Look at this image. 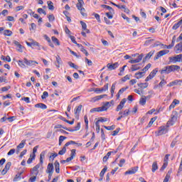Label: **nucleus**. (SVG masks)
Returning a JSON list of instances; mask_svg holds the SVG:
<instances>
[{"instance_id":"obj_1","label":"nucleus","mask_w":182,"mask_h":182,"mask_svg":"<svg viewBox=\"0 0 182 182\" xmlns=\"http://www.w3.org/2000/svg\"><path fill=\"white\" fill-rule=\"evenodd\" d=\"M176 70H180V66L178 65H166L161 70V75H168L171 72H176Z\"/></svg>"},{"instance_id":"obj_2","label":"nucleus","mask_w":182,"mask_h":182,"mask_svg":"<svg viewBox=\"0 0 182 182\" xmlns=\"http://www.w3.org/2000/svg\"><path fill=\"white\" fill-rule=\"evenodd\" d=\"M18 65L20 66V68H26V65H25V64L27 65V66H32V65H35V63H36V65H38V62L34 61V60H29L26 58L23 59V61H22L21 60H19L18 61ZM25 63V64H24Z\"/></svg>"},{"instance_id":"obj_3","label":"nucleus","mask_w":182,"mask_h":182,"mask_svg":"<svg viewBox=\"0 0 182 182\" xmlns=\"http://www.w3.org/2000/svg\"><path fill=\"white\" fill-rule=\"evenodd\" d=\"M177 117H178V113L176 111L172 112L171 115V119L167 122L169 126H173L177 122Z\"/></svg>"},{"instance_id":"obj_4","label":"nucleus","mask_w":182,"mask_h":182,"mask_svg":"<svg viewBox=\"0 0 182 182\" xmlns=\"http://www.w3.org/2000/svg\"><path fill=\"white\" fill-rule=\"evenodd\" d=\"M170 125L167 124L166 126H161L159 127V130L157 132H156L157 136H161L163 134H166L167 132H168V127Z\"/></svg>"},{"instance_id":"obj_5","label":"nucleus","mask_w":182,"mask_h":182,"mask_svg":"<svg viewBox=\"0 0 182 182\" xmlns=\"http://www.w3.org/2000/svg\"><path fill=\"white\" fill-rule=\"evenodd\" d=\"M136 56H137V58L135 59V60H130L129 61V63H132V64H134V63H139V62H141V59H143V56H144V55L143 54H133L132 55V57L133 58H136Z\"/></svg>"},{"instance_id":"obj_6","label":"nucleus","mask_w":182,"mask_h":182,"mask_svg":"<svg viewBox=\"0 0 182 182\" xmlns=\"http://www.w3.org/2000/svg\"><path fill=\"white\" fill-rule=\"evenodd\" d=\"M169 52H170V50H160L155 55V56L154 58V60H157L158 59H160V58H161V56H164V55H167V53H169Z\"/></svg>"},{"instance_id":"obj_7","label":"nucleus","mask_w":182,"mask_h":182,"mask_svg":"<svg viewBox=\"0 0 182 182\" xmlns=\"http://www.w3.org/2000/svg\"><path fill=\"white\" fill-rule=\"evenodd\" d=\"M182 54L177 55L175 57H169L170 63H177V62H181Z\"/></svg>"},{"instance_id":"obj_8","label":"nucleus","mask_w":182,"mask_h":182,"mask_svg":"<svg viewBox=\"0 0 182 182\" xmlns=\"http://www.w3.org/2000/svg\"><path fill=\"white\" fill-rule=\"evenodd\" d=\"M105 96H107V95H102L94 97L91 98L90 102H91V103H95V102H99V100H102V99H103V97H105Z\"/></svg>"},{"instance_id":"obj_9","label":"nucleus","mask_w":182,"mask_h":182,"mask_svg":"<svg viewBox=\"0 0 182 182\" xmlns=\"http://www.w3.org/2000/svg\"><path fill=\"white\" fill-rule=\"evenodd\" d=\"M107 68L109 70H114V69H117V68H119V63H114L113 64L108 63L107 65Z\"/></svg>"},{"instance_id":"obj_10","label":"nucleus","mask_w":182,"mask_h":182,"mask_svg":"<svg viewBox=\"0 0 182 182\" xmlns=\"http://www.w3.org/2000/svg\"><path fill=\"white\" fill-rule=\"evenodd\" d=\"M75 157H76V149H72L70 157L67 158V159H65V161H67V163H69V161H72V160L74 159Z\"/></svg>"},{"instance_id":"obj_11","label":"nucleus","mask_w":182,"mask_h":182,"mask_svg":"<svg viewBox=\"0 0 182 182\" xmlns=\"http://www.w3.org/2000/svg\"><path fill=\"white\" fill-rule=\"evenodd\" d=\"M127 100L125 98L122 99L120 102L119 105L117 107L116 112H120L123 107H124V105L126 103Z\"/></svg>"},{"instance_id":"obj_12","label":"nucleus","mask_w":182,"mask_h":182,"mask_svg":"<svg viewBox=\"0 0 182 182\" xmlns=\"http://www.w3.org/2000/svg\"><path fill=\"white\" fill-rule=\"evenodd\" d=\"M55 171V168L53 166V164L49 163L47 166V169L46 171V173H53Z\"/></svg>"},{"instance_id":"obj_13","label":"nucleus","mask_w":182,"mask_h":182,"mask_svg":"<svg viewBox=\"0 0 182 182\" xmlns=\"http://www.w3.org/2000/svg\"><path fill=\"white\" fill-rule=\"evenodd\" d=\"M174 50H175L176 53H181V52H182V43H178L175 46Z\"/></svg>"},{"instance_id":"obj_14","label":"nucleus","mask_w":182,"mask_h":182,"mask_svg":"<svg viewBox=\"0 0 182 182\" xmlns=\"http://www.w3.org/2000/svg\"><path fill=\"white\" fill-rule=\"evenodd\" d=\"M25 144H26V140L23 139L21 142L17 146V153H19V150L21 149H23L25 147Z\"/></svg>"},{"instance_id":"obj_15","label":"nucleus","mask_w":182,"mask_h":182,"mask_svg":"<svg viewBox=\"0 0 182 182\" xmlns=\"http://www.w3.org/2000/svg\"><path fill=\"white\" fill-rule=\"evenodd\" d=\"M127 89H129L128 87L121 88L119 90L118 93L117 94V99H120V95H123V93H124V92H126V90H127Z\"/></svg>"},{"instance_id":"obj_16","label":"nucleus","mask_w":182,"mask_h":182,"mask_svg":"<svg viewBox=\"0 0 182 182\" xmlns=\"http://www.w3.org/2000/svg\"><path fill=\"white\" fill-rule=\"evenodd\" d=\"M138 168H139V167H137V166L132 168L130 170L127 171L125 172V174H135V173H137Z\"/></svg>"},{"instance_id":"obj_17","label":"nucleus","mask_w":182,"mask_h":182,"mask_svg":"<svg viewBox=\"0 0 182 182\" xmlns=\"http://www.w3.org/2000/svg\"><path fill=\"white\" fill-rule=\"evenodd\" d=\"M153 55H154V50H151L149 53H147L144 58V62H146V60H149V59H150V58H151Z\"/></svg>"},{"instance_id":"obj_18","label":"nucleus","mask_w":182,"mask_h":182,"mask_svg":"<svg viewBox=\"0 0 182 182\" xmlns=\"http://www.w3.org/2000/svg\"><path fill=\"white\" fill-rule=\"evenodd\" d=\"M22 174H23V171L16 174V176L14 177L13 181H19V180H21V178H23V177H22Z\"/></svg>"},{"instance_id":"obj_19","label":"nucleus","mask_w":182,"mask_h":182,"mask_svg":"<svg viewBox=\"0 0 182 182\" xmlns=\"http://www.w3.org/2000/svg\"><path fill=\"white\" fill-rule=\"evenodd\" d=\"M179 103H180V101L177 100H174L169 106V110H171V109H174V107H176V105H178Z\"/></svg>"},{"instance_id":"obj_20","label":"nucleus","mask_w":182,"mask_h":182,"mask_svg":"<svg viewBox=\"0 0 182 182\" xmlns=\"http://www.w3.org/2000/svg\"><path fill=\"white\" fill-rule=\"evenodd\" d=\"M11 164H12L11 162H8L6 164L4 169L2 171V174H6L7 171L9 170V168H11Z\"/></svg>"},{"instance_id":"obj_21","label":"nucleus","mask_w":182,"mask_h":182,"mask_svg":"<svg viewBox=\"0 0 182 182\" xmlns=\"http://www.w3.org/2000/svg\"><path fill=\"white\" fill-rule=\"evenodd\" d=\"M105 109L102 108V107L92 108L90 109V113H95V112H104Z\"/></svg>"},{"instance_id":"obj_22","label":"nucleus","mask_w":182,"mask_h":182,"mask_svg":"<svg viewBox=\"0 0 182 182\" xmlns=\"http://www.w3.org/2000/svg\"><path fill=\"white\" fill-rule=\"evenodd\" d=\"M35 107H38L39 109H43V110H45V109H48V107L46 106V105L43 104V103L36 104L35 105Z\"/></svg>"},{"instance_id":"obj_23","label":"nucleus","mask_w":182,"mask_h":182,"mask_svg":"<svg viewBox=\"0 0 182 182\" xmlns=\"http://www.w3.org/2000/svg\"><path fill=\"white\" fill-rule=\"evenodd\" d=\"M110 105H112V102H106L103 106H102V108H104V112H106V110H107V109H109L110 107Z\"/></svg>"},{"instance_id":"obj_24","label":"nucleus","mask_w":182,"mask_h":182,"mask_svg":"<svg viewBox=\"0 0 182 182\" xmlns=\"http://www.w3.org/2000/svg\"><path fill=\"white\" fill-rule=\"evenodd\" d=\"M140 70V65L139 64L132 65L131 67L132 72H136V70Z\"/></svg>"},{"instance_id":"obj_25","label":"nucleus","mask_w":182,"mask_h":182,"mask_svg":"<svg viewBox=\"0 0 182 182\" xmlns=\"http://www.w3.org/2000/svg\"><path fill=\"white\" fill-rule=\"evenodd\" d=\"M117 84V82H114L111 87V97H113L114 95V90L116 89V85Z\"/></svg>"},{"instance_id":"obj_26","label":"nucleus","mask_w":182,"mask_h":182,"mask_svg":"<svg viewBox=\"0 0 182 182\" xmlns=\"http://www.w3.org/2000/svg\"><path fill=\"white\" fill-rule=\"evenodd\" d=\"M43 160H45V151L41 152V154H40V164H41V166H43Z\"/></svg>"},{"instance_id":"obj_27","label":"nucleus","mask_w":182,"mask_h":182,"mask_svg":"<svg viewBox=\"0 0 182 182\" xmlns=\"http://www.w3.org/2000/svg\"><path fill=\"white\" fill-rule=\"evenodd\" d=\"M178 82H180V80H174V81H172L171 82H169L168 85H167V87H171L173 86H176V85H178Z\"/></svg>"},{"instance_id":"obj_28","label":"nucleus","mask_w":182,"mask_h":182,"mask_svg":"<svg viewBox=\"0 0 182 182\" xmlns=\"http://www.w3.org/2000/svg\"><path fill=\"white\" fill-rule=\"evenodd\" d=\"M144 76V72H138L135 74L136 79H141Z\"/></svg>"},{"instance_id":"obj_29","label":"nucleus","mask_w":182,"mask_h":182,"mask_svg":"<svg viewBox=\"0 0 182 182\" xmlns=\"http://www.w3.org/2000/svg\"><path fill=\"white\" fill-rule=\"evenodd\" d=\"M158 169H159V166L157 165V162L155 161L152 164L151 171H152V173H154Z\"/></svg>"},{"instance_id":"obj_30","label":"nucleus","mask_w":182,"mask_h":182,"mask_svg":"<svg viewBox=\"0 0 182 182\" xmlns=\"http://www.w3.org/2000/svg\"><path fill=\"white\" fill-rule=\"evenodd\" d=\"M139 87H141V89H146L149 87V83L148 82H144V83H138Z\"/></svg>"},{"instance_id":"obj_31","label":"nucleus","mask_w":182,"mask_h":182,"mask_svg":"<svg viewBox=\"0 0 182 182\" xmlns=\"http://www.w3.org/2000/svg\"><path fill=\"white\" fill-rule=\"evenodd\" d=\"M29 29H30L31 32H35V31H36V24L31 23L29 26Z\"/></svg>"},{"instance_id":"obj_32","label":"nucleus","mask_w":182,"mask_h":182,"mask_svg":"<svg viewBox=\"0 0 182 182\" xmlns=\"http://www.w3.org/2000/svg\"><path fill=\"white\" fill-rule=\"evenodd\" d=\"M80 112H82V105H80L76 108L75 111V114L76 116H79V113H80Z\"/></svg>"},{"instance_id":"obj_33","label":"nucleus","mask_w":182,"mask_h":182,"mask_svg":"<svg viewBox=\"0 0 182 182\" xmlns=\"http://www.w3.org/2000/svg\"><path fill=\"white\" fill-rule=\"evenodd\" d=\"M48 9H50V11H53V9H55V6H53V2H52L51 1H48Z\"/></svg>"},{"instance_id":"obj_34","label":"nucleus","mask_w":182,"mask_h":182,"mask_svg":"<svg viewBox=\"0 0 182 182\" xmlns=\"http://www.w3.org/2000/svg\"><path fill=\"white\" fill-rule=\"evenodd\" d=\"M82 28L83 31H85L86 33H90V31L87 28V26L86 25V23H82Z\"/></svg>"},{"instance_id":"obj_35","label":"nucleus","mask_w":182,"mask_h":182,"mask_svg":"<svg viewBox=\"0 0 182 182\" xmlns=\"http://www.w3.org/2000/svg\"><path fill=\"white\" fill-rule=\"evenodd\" d=\"M146 102H147V100H146L144 96H142V97L139 100V104L141 105V106H144V105H146Z\"/></svg>"},{"instance_id":"obj_36","label":"nucleus","mask_w":182,"mask_h":182,"mask_svg":"<svg viewBox=\"0 0 182 182\" xmlns=\"http://www.w3.org/2000/svg\"><path fill=\"white\" fill-rule=\"evenodd\" d=\"M84 119L86 124L85 129L87 130V129H89V119H87V115L84 116Z\"/></svg>"},{"instance_id":"obj_37","label":"nucleus","mask_w":182,"mask_h":182,"mask_svg":"<svg viewBox=\"0 0 182 182\" xmlns=\"http://www.w3.org/2000/svg\"><path fill=\"white\" fill-rule=\"evenodd\" d=\"M1 60H5L6 62H11V57H9V55H7L6 57L1 55Z\"/></svg>"},{"instance_id":"obj_38","label":"nucleus","mask_w":182,"mask_h":182,"mask_svg":"<svg viewBox=\"0 0 182 182\" xmlns=\"http://www.w3.org/2000/svg\"><path fill=\"white\" fill-rule=\"evenodd\" d=\"M157 120V117H153L151 119L149 123L148 124V127H151L153 126V123Z\"/></svg>"},{"instance_id":"obj_39","label":"nucleus","mask_w":182,"mask_h":182,"mask_svg":"<svg viewBox=\"0 0 182 182\" xmlns=\"http://www.w3.org/2000/svg\"><path fill=\"white\" fill-rule=\"evenodd\" d=\"M65 153H66V146H65V145H64L62 150L59 151L58 154L60 156H63V154H65Z\"/></svg>"},{"instance_id":"obj_40","label":"nucleus","mask_w":182,"mask_h":182,"mask_svg":"<svg viewBox=\"0 0 182 182\" xmlns=\"http://www.w3.org/2000/svg\"><path fill=\"white\" fill-rule=\"evenodd\" d=\"M67 137L64 136H60L59 137V146L62 145V143H63L64 140H66Z\"/></svg>"},{"instance_id":"obj_41","label":"nucleus","mask_w":182,"mask_h":182,"mask_svg":"<svg viewBox=\"0 0 182 182\" xmlns=\"http://www.w3.org/2000/svg\"><path fill=\"white\" fill-rule=\"evenodd\" d=\"M106 171H107V166H105L104 168L101 171L100 173V177H103Z\"/></svg>"},{"instance_id":"obj_42","label":"nucleus","mask_w":182,"mask_h":182,"mask_svg":"<svg viewBox=\"0 0 182 182\" xmlns=\"http://www.w3.org/2000/svg\"><path fill=\"white\" fill-rule=\"evenodd\" d=\"M153 42H154V39L147 40L144 43V46H149V45H151V43H153Z\"/></svg>"},{"instance_id":"obj_43","label":"nucleus","mask_w":182,"mask_h":182,"mask_svg":"<svg viewBox=\"0 0 182 182\" xmlns=\"http://www.w3.org/2000/svg\"><path fill=\"white\" fill-rule=\"evenodd\" d=\"M51 39L54 42V43H56V45H58V46L60 45V43H59V40L56 37L53 36Z\"/></svg>"},{"instance_id":"obj_44","label":"nucleus","mask_w":182,"mask_h":182,"mask_svg":"<svg viewBox=\"0 0 182 182\" xmlns=\"http://www.w3.org/2000/svg\"><path fill=\"white\" fill-rule=\"evenodd\" d=\"M151 68V65L150 63L147 64L143 69H142V72H147V70H149V69H150Z\"/></svg>"},{"instance_id":"obj_45","label":"nucleus","mask_w":182,"mask_h":182,"mask_svg":"<svg viewBox=\"0 0 182 182\" xmlns=\"http://www.w3.org/2000/svg\"><path fill=\"white\" fill-rule=\"evenodd\" d=\"M36 157V154L33 155L32 157H30L27 161V164H31L32 161H33V159Z\"/></svg>"},{"instance_id":"obj_46","label":"nucleus","mask_w":182,"mask_h":182,"mask_svg":"<svg viewBox=\"0 0 182 182\" xmlns=\"http://www.w3.org/2000/svg\"><path fill=\"white\" fill-rule=\"evenodd\" d=\"M4 35H5L6 36H11L12 35V32L11 31V30H5L4 32Z\"/></svg>"},{"instance_id":"obj_47","label":"nucleus","mask_w":182,"mask_h":182,"mask_svg":"<svg viewBox=\"0 0 182 182\" xmlns=\"http://www.w3.org/2000/svg\"><path fill=\"white\" fill-rule=\"evenodd\" d=\"M48 97H49V93L48 92L45 91V92H43V95H41V99L44 100Z\"/></svg>"},{"instance_id":"obj_48","label":"nucleus","mask_w":182,"mask_h":182,"mask_svg":"<svg viewBox=\"0 0 182 182\" xmlns=\"http://www.w3.org/2000/svg\"><path fill=\"white\" fill-rule=\"evenodd\" d=\"M165 85H167V81H166V80L163 79L159 84V86H160L161 87H163V86H164Z\"/></svg>"},{"instance_id":"obj_49","label":"nucleus","mask_w":182,"mask_h":182,"mask_svg":"<svg viewBox=\"0 0 182 182\" xmlns=\"http://www.w3.org/2000/svg\"><path fill=\"white\" fill-rule=\"evenodd\" d=\"M104 128L106 129V130H114L116 129V126L112 125L110 127L104 126Z\"/></svg>"},{"instance_id":"obj_50","label":"nucleus","mask_w":182,"mask_h":182,"mask_svg":"<svg viewBox=\"0 0 182 182\" xmlns=\"http://www.w3.org/2000/svg\"><path fill=\"white\" fill-rule=\"evenodd\" d=\"M29 41H30V42H33L32 46H37L38 47L40 45L38 41H36L33 39H30Z\"/></svg>"},{"instance_id":"obj_51","label":"nucleus","mask_w":182,"mask_h":182,"mask_svg":"<svg viewBox=\"0 0 182 182\" xmlns=\"http://www.w3.org/2000/svg\"><path fill=\"white\" fill-rule=\"evenodd\" d=\"M95 126H96L97 133H100V125L99 124V122H95Z\"/></svg>"},{"instance_id":"obj_52","label":"nucleus","mask_w":182,"mask_h":182,"mask_svg":"<svg viewBox=\"0 0 182 182\" xmlns=\"http://www.w3.org/2000/svg\"><path fill=\"white\" fill-rule=\"evenodd\" d=\"M68 65L69 66H70V68H73V69H77V68H79L77 65H75V63L72 62H68Z\"/></svg>"},{"instance_id":"obj_53","label":"nucleus","mask_w":182,"mask_h":182,"mask_svg":"<svg viewBox=\"0 0 182 182\" xmlns=\"http://www.w3.org/2000/svg\"><path fill=\"white\" fill-rule=\"evenodd\" d=\"M129 113H130V110H129V109H125V110L124 111V112H123L122 116H124V117H127V116H129Z\"/></svg>"},{"instance_id":"obj_54","label":"nucleus","mask_w":182,"mask_h":182,"mask_svg":"<svg viewBox=\"0 0 182 182\" xmlns=\"http://www.w3.org/2000/svg\"><path fill=\"white\" fill-rule=\"evenodd\" d=\"M161 43L160 41H156L154 44L151 45V48H156V46H160Z\"/></svg>"},{"instance_id":"obj_55","label":"nucleus","mask_w":182,"mask_h":182,"mask_svg":"<svg viewBox=\"0 0 182 182\" xmlns=\"http://www.w3.org/2000/svg\"><path fill=\"white\" fill-rule=\"evenodd\" d=\"M85 63H87L88 66H92L93 65V62H92L87 58H85Z\"/></svg>"},{"instance_id":"obj_56","label":"nucleus","mask_w":182,"mask_h":182,"mask_svg":"<svg viewBox=\"0 0 182 182\" xmlns=\"http://www.w3.org/2000/svg\"><path fill=\"white\" fill-rule=\"evenodd\" d=\"M120 132V128H117L114 131H113L112 136H117V134Z\"/></svg>"},{"instance_id":"obj_57","label":"nucleus","mask_w":182,"mask_h":182,"mask_svg":"<svg viewBox=\"0 0 182 182\" xmlns=\"http://www.w3.org/2000/svg\"><path fill=\"white\" fill-rule=\"evenodd\" d=\"M125 163H126V159H121L119 164V167H123V164H124Z\"/></svg>"},{"instance_id":"obj_58","label":"nucleus","mask_w":182,"mask_h":182,"mask_svg":"<svg viewBox=\"0 0 182 182\" xmlns=\"http://www.w3.org/2000/svg\"><path fill=\"white\" fill-rule=\"evenodd\" d=\"M48 19H49L50 22H53L55 21V16H53V14L49 15Z\"/></svg>"},{"instance_id":"obj_59","label":"nucleus","mask_w":182,"mask_h":182,"mask_svg":"<svg viewBox=\"0 0 182 182\" xmlns=\"http://www.w3.org/2000/svg\"><path fill=\"white\" fill-rule=\"evenodd\" d=\"M41 164H38L36 166H35L33 168V171H38V170L39 169V167H41Z\"/></svg>"},{"instance_id":"obj_60","label":"nucleus","mask_w":182,"mask_h":182,"mask_svg":"<svg viewBox=\"0 0 182 182\" xmlns=\"http://www.w3.org/2000/svg\"><path fill=\"white\" fill-rule=\"evenodd\" d=\"M11 89V86L8 85L7 87H1V91L3 92H8V90Z\"/></svg>"},{"instance_id":"obj_61","label":"nucleus","mask_w":182,"mask_h":182,"mask_svg":"<svg viewBox=\"0 0 182 182\" xmlns=\"http://www.w3.org/2000/svg\"><path fill=\"white\" fill-rule=\"evenodd\" d=\"M38 14H43V15H46V11L43 10V9L39 8L38 9Z\"/></svg>"},{"instance_id":"obj_62","label":"nucleus","mask_w":182,"mask_h":182,"mask_svg":"<svg viewBox=\"0 0 182 182\" xmlns=\"http://www.w3.org/2000/svg\"><path fill=\"white\" fill-rule=\"evenodd\" d=\"M15 151H16L15 149H11V150L8 152L7 156H12L13 154H15Z\"/></svg>"},{"instance_id":"obj_63","label":"nucleus","mask_w":182,"mask_h":182,"mask_svg":"<svg viewBox=\"0 0 182 182\" xmlns=\"http://www.w3.org/2000/svg\"><path fill=\"white\" fill-rule=\"evenodd\" d=\"M70 144H77V143L75 141H70L65 144V147L70 146Z\"/></svg>"},{"instance_id":"obj_64","label":"nucleus","mask_w":182,"mask_h":182,"mask_svg":"<svg viewBox=\"0 0 182 182\" xmlns=\"http://www.w3.org/2000/svg\"><path fill=\"white\" fill-rule=\"evenodd\" d=\"M168 180H170V176L168 175V173H167L163 182H168Z\"/></svg>"}]
</instances>
